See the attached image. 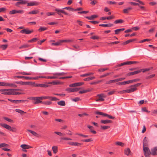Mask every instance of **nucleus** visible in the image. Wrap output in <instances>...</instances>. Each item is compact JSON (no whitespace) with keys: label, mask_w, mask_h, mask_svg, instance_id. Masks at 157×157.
Wrapping results in <instances>:
<instances>
[{"label":"nucleus","mask_w":157,"mask_h":157,"mask_svg":"<svg viewBox=\"0 0 157 157\" xmlns=\"http://www.w3.org/2000/svg\"><path fill=\"white\" fill-rule=\"evenodd\" d=\"M124 22V21L122 19H120L117 20H115L114 22V23L115 24H119V23H122Z\"/></svg>","instance_id":"nucleus-33"},{"label":"nucleus","mask_w":157,"mask_h":157,"mask_svg":"<svg viewBox=\"0 0 157 157\" xmlns=\"http://www.w3.org/2000/svg\"><path fill=\"white\" fill-rule=\"evenodd\" d=\"M151 155L153 156L157 155V147H155L151 149Z\"/></svg>","instance_id":"nucleus-10"},{"label":"nucleus","mask_w":157,"mask_h":157,"mask_svg":"<svg viewBox=\"0 0 157 157\" xmlns=\"http://www.w3.org/2000/svg\"><path fill=\"white\" fill-rule=\"evenodd\" d=\"M2 94L5 95H11V90L10 89H8L7 90L4 91V92L2 93Z\"/></svg>","instance_id":"nucleus-31"},{"label":"nucleus","mask_w":157,"mask_h":157,"mask_svg":"<svg viewBox=\"0 0 157 157\" xmlns=\"http://www.w3.org/2000/svg\"><path fill=\"white\" fill-rule=\"evenodd\" d=\"M47 29L46 27H40L38 30L39 32H42L47 30Z\"/></svg>","instance_id":"nucleus-41"},{"label":"nucleus","mask_w":157,"mask_h":157,"mask_svg":"<svg viewBox=\"0 0 157 157\" xmlns=\"http://www.w3.org/2000/svg\"><path fill=\"white\" fill-rule=\"evenodd\" d=\"M116 84L118 85H124L126 84H127V81H125L123 82H118L117 83H116Z\"/></svg>","instance_id":"nucleus-48"},{"label":"nucleus","mask_w":157,"mask_h":157,"mask_svg":"<svg viewBox=\"0 0 157 157\" xmlns=\"http://www.w3.org/2000/svg\"><path fill=\"white\" fill-rule=\"evenodd\" d=\"M21 147L23 149H27L32 148V147L31 146L27 145L25 144H22L21 146Z\"/></svg>","instance_id":"nucleus-21"},{"label":"nucleus","mask_w":157,"mask_h":157,"mask_svg":"<svg viewBox=\"0 0 157 157\" xmlns=\"http://www.w3.org/2000/svg\"><path fill=\"white\" fill-rule=\"evenodd\" d=\"M75 83V86H79L81 85H82L84 84V82H77Z\"/></svg>","instance_id":"nucleus-58"},{"label":"nucleus","mask_w":157,"mask_h":157,"mask_svg":"<svg viewBox=\"0 0 157 157\" xmlns=\"http://www.w3.org/2000/svg\"><path fill=\"white\" fill-rule=\"evenodd\" d=\"M66 73L64 72L62 73H54L53 74L54 75H58V76H61V75H64Z\"/></svg>","instance_id":"nucleus-47"},{"label":"nucleus","mask_w":157,"mask_h":157,"mask_svg":"<svg viewBox=\"0 0 157 157\" xmlns=\"http://www.w3.org/2000/svg\"><path fill=\"white\" fill-rule=\"evenodd\" d=\"M18 73L20 74H22L23 75H31V74L30 73H28L27 72H20Z\"/></svg>","instance_id":"nucleus-53"},{"label":"nucleus","mask_w":157,"mask_h":157,"mask_svg":"<svg viewBox=\"0 0 157 157\" xmlns=\"http://www.w3.org/2000/svg\"><path fill=\"white\" fill-rule=\"evenodd\" d=\"M101 128L103 130H105L109 128H110V126H100Z\"/></svg>","instance_id":"nucleus-46"},{"label":"nucleus","mask_w":157,"mask_h":157,"mask_svg":"<svg viewBox=\"0 0 157 157\" xmlns=\"http://www.w3.org/2000/svg\"><path fill=\"white\" fill-rule=\"evenodd\" d=\"M81 89L80 88H68L66 89V90L68 92L71 93L74 92H77L78 91Z\"/></svg>","instance_id":"nucleus-11"},{"label":"nucleus","mask_w":157,"mask_h":157,"mask_svg":"<svg viewBox=\"0 0 157 157\" xmlns=\"http://www.w3.org/2000/svg\"><path fill=\"white\" fill-rule=\"evenodd\" d=\"M39 87L44 88H47L49 87L48 82H45L43 84H39Z\"/></svg>","instance_id":"nucleus-22"},{"label":"nucleus","mask_w":157,"mask_h":157,"mask_svg":"<svg viewBox=\"0 0 157 157\" xmlns=\"http://www.w3.org/2000/svg\"><path fill=\"white\" fill-rule=\"evenodd\" d=\"M143 147H147V146L148 145V142L147 140L146 137H145L144 138V139L143 140Z\"/></svg>","instance_id":"nucleus-15"},{"label":"nucleus","mask_w":157,"mask_h":157,"mask_svg":"<svg viewBox=\"0 0 157 157\" xmlns=\"http://www.w3.org/2000/svg\"><path fill=\"white\" fill-rule=\"evenodd\" d=\"M28 132H29L31 133L33 135L36 136H38V134L36 132L30 130H27Z\"/></svg>","instance_id":"nucleus-36"},{"label":"nucleus","mask_w":157,"mask_h":157,"mask_svg":"<svg viewBox=\"0 0 157 157\" xmlns=\"http://www.w3.org/2000/svg\"><path fill=\"white\" fill-rule=\"evenodd\" d=\"M124 30V28H122L116 29L114 30L115 34H118L121 32L123 31Z\"/></svg>","instance_id":"nucleus-29"},{"label":"nucleus","mask_w":157,"mask_h":157,"mask_svg":"<svg viewBox=\"0 0 157 157\" xmlns=\"http://www.w3.org/2000/svg\"><path fill=\"white\" fill-rule=\"evenodd\" d=\"M11 90V95H16L19 94H23L24 93H20L18 92H16L15 91H22L23 90L22 89H10Z\"/></svg>","instance_id":"nucleus-4"},{"label":"nucleus","mask_w":157,"mask_h":157,"mask_svg":"<svg viewBox=\"0 0 157 157\" xmlns=\"http://www.w3.org/2000/svg\"><path fill=\"white\" fill-rule=\"evenodd\" d=\"M144 154L145 157H150L151 151L148 147H143Z\"/></svg>","instance_id":"nucleus-3"},{"label":"nucleus","mask_w":157,"mask_h":157,"mask_svg":"<svg viewBox=\"0 0 157 157\" xmlns=\"http://www.w3.org/2000/svg\"><path fill=\"white\" fill-rule=\"evenodd\" d=\"M25 78L27 80H30V77L25 76H17L14 77V78Z\"/></svg>","instance_id":"nucleus-27"},{"label":"nucleus","mask_w":157,"mask_h":157,"mask_svg":"<svg viewBox=\"0 0 157 157\" xmlns=\"http://www.w3.org/2000/svg\"><path fill=\"white\" fill-rule=\"evenodd\" d=\"M61 82L58 81H54L52 82H48L49 87L51 85H58L61 84Z\"/></svg>","instance_id":"nucleus-13"},{"label":"nucleus","mask_w":157,"mask_h":157,"mask_svg":"<svg viewBox=\"0 0 157 157\" xmlns=\"http://www.w3.org/2000/svg\"><path fill=\"white\" fill-rule=\"evenodd\" d=\"M29 46V45L28 44H25L19 47V48L20 49L22 48H28Z\"/></svg>","instance_id":"nucleus-40"},{"label":"nucleus","mask_w":157,"mask_h":157,"mask_svg":"<svg viewBox=\"0 0 157 157\" xmlns=\"http://www.w3.org/2000/svg\"><path fill=\"white\" fill-rule=\"evenodd\" d=\"M135 88H132V87H131V88L129 89L125 90L124 91H125V93H131L135 91Z\"/></svg>","instance_id":"nucleus-30"},{"label":"nucleus","mask_w":157,"mask_h":157,"mask_svg":"<svg viewBox=\"0 0 157 157\" xmlns=\"http://www.w3.org/2000/svg\"><path fill=\"white\" fill-rule=\"evenodd\" d=\"M31 85L33 87H39V83H35L34 82H32Z\"/></svg>","instance_id":"nucleus-55"},{"label":"nucleus","mask_w":157,"mask_h":157,"mask_svg":"<svg viewBox=\"0 0 157 157\" xmlns=\"http://www.w3.org/2000/svg\"><path fill=\"white\" fill-rule=\"evenodd\" d=\"M115 144L117 145L120 146L121 147H123L124 146V143L121 142H116Z\"/></svg>","instance_id":"nucleus-49"},{"label":"nucleus","mask_w":157,"mask_h":157,"mask_svg":"<svg viewBox=\"0 0 157 157\" xmlns=\"http://www.w3.org/2000/svg\"><path fill=\"white\" fill-rule=\"evenodd\" d=\"M63 43L62 40H60L58 41L57 42L55 43H52V45L55 46H59L61 45L62 43Z\"/></svg>","instance_id":"nucleus-26"},{"label":"nucleus","mask_w":157,"mask_h":157,"mask_svg":"<svg viewBox=\"0 0 157 157\" xmlns=\"http://www.w3.org/2000/svg\"><path fill=\"white\" fill-rule=\"evenodd\" d=\"M55 11L56 12V13L59 15L61 16V13H63L65 15H69L64 10H62L59 9H56Z\"/></svg>","instance_id":"nucleus-8"},{"label":"nucleus","mask_w":157,"mask_h":157,"mask_svg":"<svg viewBox=\"0 0 157 157\" xmlns=\"http://www.w3.org/2000/svg\"><path fill=\"white\" fill-rule=\"evenodd\" d=\"M138 63V62L135 61H127V62H124L123 63H122L121 64H119L117 65V67H121L124 65H130L132 64H135Z\"/></svg>","instance_id":"nucleus-5"},{"label":"nucleus","mask_w":157,"mask_h":157,"mask_svg":"<svg viewBox=\"0 0 157 157\" xmlns=\"http://www.w3.org/2000/svg\"><path fill=\"white\" fill-rule=\"evenodd\" d=\"M37 40V38H34L32 39L29 40L28 41V42H33L36 41Z\"/></svg>","instance_id":"nucleus-57"},{"label":"nucleus","mask_w":157,"mask_h":157,"mask_svg":"<svg viewBox=\"0 0 157 157\" xmlns=\"http://www.w3.org/2000/svg\"><path fill=\"white\" fill-rule=\"evenodd\" d=\"M132 8L131 7H128L126 9H124L123 10V12L124 13H128L130 11L132 10Z\"/></svg>","instance_id":"nucleus-24"},{"label":"nucleus","mask_w":157,"mask_h":157,"mask_svg":"<svg viewBox=\"0 0 157 157\" xmlns=\"http://www.w3.org/2000/svg\"><path fill=\"white\" fill-rule=\"evenodd\" d=\"M52 150L54 154L56 153L58 151V147L57 146H54L52 147Z\"/></svg>","instance_id":"nucleus-38"},{"label":"nucleus","mask_w":157,"mask_h":157,"mask_svg":"<svg viewBox=\"0 0 157 157\" xmlns=\"http://www.w3.org/2000/svg\"><path fill=\"white\" fill-rule=\"evenodd\" d=\"M129 3L130 4H131V5H132V6H137V5L138 6L139 5V4L138 3L133 2H129Z\"/></svg>","instance_id":"nucleus-62"},{"label":"nucleus","mask_w":157,"mask_h":157,"mask_svg":"<svg viewBox=\"0 0 157 157\" xmlns=\"http://www.w3.org/2000/svg\"><path fill=\"white\" fill-rule=\"evenodd\" d=\"M28 98L32 100L36 101H35L33 102V104H35L42 103V101H41V100H42V96L40 97H32Z\"/></svg>","instance_id":"nucleus-2"},{"label":"nucleus","mask_w":157,"mask_h":157,"mask_svg":"<svg viewBox=\"0 0 157 157\" xmlns=\"http://www.w3.org/2000/svg\"><path fill=\"white\" fill-rule=\"evenodd\" d=\"M101 123L102 124H107L108 123H111L113 122L111 120H102L100 121Z\"/></svg>","instance_id":"nucleus-25"},{"label":"nucleus","mask_w":157,"mask_h":157,"mask_svg":"<svg viewBox=\"0 0 157 157\" xmlns=\"http://www.w3.org/2000/svg\"><path fill=\"white\" fill-rule=\"evenodd\" d=\"M31 82H22V85H31Z\"/></svg>","instance_id":"nucleus-56"},{"label":"nucleus","mask_w":157,"mask_h":157,"mask_svg":"<svg viewBox=\"0 0 157 157\" xmlns=\"http://www.w3.org/2000/svg\"><path fill=\"white\" fill-rule=\"evenodd\" d=\"M82 142H89L92 141H93V140L92 138H89V139H85V140H82Z\"/></svg>","instance_id":"nucleus-43"},{"label":"nucleus","mask_w":157,"mask_h":157,"mask_svg":"<svg viewBox=\"0 0 157 157\" xmlns=\"http://www.w3.org/2000/svg\"><path fill=\"white\" fill-rule=\"evenodd\" d=\"M87 127L90 130V132L94 134H96L97 133L96 132L93 130V126L90 125H88Z\"/></svg>","instance_id":"nucleus-23"},{"label":"nucleus","mask_w":157,"mask_h":157,"mask_svg":"<svg viewBox=\"0 0 157 157\" xmlns=\"http://www.w3.org/2000/svg\"><path fill=\"white\" fill-rule=\"evenodd\" d=\"M95 114H99L100 115H101L105 117H107L109 119H114L115 117H114L112 116L109 115L107 114L106 113H104L102 112H96L95 113Z\"/></svg>","instance_id":"nucleus-6"},{"label":"nucleus","mask_w":157,"mask_h":157,"mask_svg":"<svg viewBox=\"0 0 157 157\" xmlns=\"http://www.w3.org/2000/svg\"><path fill=\"white\" fill-rule=\"evenodd\" d=\"M0 125L1 126L4 128H5L7 129L10 130L11 129V127L5 124H1Z\"/></svg>","instance_id":"nucleus-16"},{"label":"nucleus","mask_w":157,"mask_h":157,"mask_svg":"<svg viewBox=\"0 0 157 157\" xmlns=\"http://www.w3.org/2000/svg\"><path fill=\"white\" fill-rule=\"evenodd\" d=\"M58 104L59 105L65 106L66 105L65 102L64 101H61L57 102Z\"/></svg>","instance_id":"nucleus-35"},{"label":"nucleus","mask_w":157,"mask_h":157,"mask_svg":"<svg viewBox=\"0 0 157 157\" xmlns=\"http://www.w3.org/2000/svg\"><path fill=\"white\" fill-rule=\"evenodd\" d=\"M95 78V77L94 76L89 77L88 78H86L83 79V80L85 81H89L91 80L94 79Z\"/></svg>","instance_id":"nucleus-37"},{"label":"nucleus","mask_w":157,"mask_h":157,"mask_svg":"<svg viewBox=\"0 0 157 157\" xmlns=\"http://www.w3.org/2000/svg\"><path fill=\"white\" fill-rule=\"evenodd\" d=\"M92 90V89H89L87 90L80 91L79 92V93L80 94H82L85 93H86L88 92L91 91Z\"/></svg>","instance_id":"nucleus-28"},{"label":"nucleus","mask_w":157,"mask_h":157,"mask_svg":"<svg viewBox=\"0 0 157 157\" xmlns=\"http://www.w3.org/2000/svg\"><path fill=\"white\" fill-rule=\"evenodd\" d=\"M23 13V11L22 10H13L10 11L9 14H14L16 13Z\"/></svg>","instance_id":"nucleus-12"},{"label":"nucleus","mask_w":157,"mask_h":157,"mask_svg":"<svg viewBox=\"0 0 157 157\" xmlns=\"http://www.w3.org/2000/svg\"><path fill=\"white\" fill-rule=\"evenodd\" d=\"M15 83L14 82V83H7V84H6L7 86H9L11 87H17V86L15 84Z\"/></svg>","instance_id":"nucleus-32"},{"label":"nucleus","mask_w":157,"mask_h":157,"mask_svg":"<svg viewBox=\"0 0 157 157\" xmlns=\"http://www.w3.org/2000/svg\"><path fill=\"white\" fill-rule=\"evenodd\" d=\"M62 9H66L69 11H74V9L73 8L71 7H67L63 8Z\"/></svg>","instance_id":"nucleus-42"},{"label":"nucleus","mask_w":157,"mask_h":157,"mask_svg":"<svg viewBox=\"0 0 157 157\" xmlns=\"http://www.w3.org/2000/svg\"><path fill=\"white\" fill-rule=\"evenodd\" d=\"M42 100L43 99H49L51 101H56L59 100V99L55 97L52 96H42Z\"/></svg>","instance_id":"nucleus-7"},{"label":"nucleus","mask_w":157,"mask_h":157,"mask_svg":"<svg viewBox=\"0 0 157 157\" xmlns=\"http://www.w3.org/2000/svg\"><path fill=\"white\" fill-rule=\"evenodd\" d=\"M98 17V16L97 15H91L90 16H86L85 17L89 20H93L94 19Z\"/></svg>","instance_id":"nucleus-17"},{"label":"nucleus","mask_w":157,"mask_h":157,"mask_svg":"<svg viewBox=\"0 0 157 157\" xmlns=\"http://www.w3.org/2000/svg\"><path fill=\"white\" fill-rule=\"evenodd\" d=\"M39 13V11L38 10H33L32 11H30L29 12V14H37Z\"/></svg>","instance_id":"nucleus-39"},{"label":"nucleus","mask_w":157,"mask_h":157,"mask_svg":"<svg viewBox=\"0 0 157 157\" xmlns=\"http://www.w3.org/2000/svg\"><path fill=\"white\" fill-rule=\"evenodd\" d=\"M150 70V69L149 68L141 69L133 72L128 73L126 74V76H130L133 75H134L137 74L141 72L144 73L146 71H148Z\"/></svg>","instance_id":"nucleus-1"},{"label":"nucleus","mask_w":157,"mask_h":157,"mask_svg":"<svg viewBox=\"0 0 157 157\" xmlns=\"http://www.w3.org/2000/svg\"><path fill=\"white\" fill-rule=\"evenodd\" d=\"M81 145V144L80 143H77V142H73L72 143V146H80Z\"/></svg>","instance_id":"nucleus-61"},{"label":"nucleus","mask_w":157,"mask_h":157,"mask_svg":"<svg viewBox=\"0 0 157 157\" xmlns=\"http://www.w3.org/2000/svg\"><path fill=\"white\" fill-rule=\"evenodd\" d=\"M76 135L81 136L83 137L84 138H87L89 137V136H88V135H83V134H82L76 133Z\"/></svg>","instance_id":"nucleus-54"},{"label":"nucleus","mask_w":157,"mask_h":157,"mask_svg":"<svg viewBox=\"0 0 157 157\" xmlns=\"http://www.w3.org/2000/svg\"><path fill=\"white\" fill-rule=\"evenodd\" d=\"M155 75V74H152L150 75L149 76H147L145 78L147 79H149L150 78H152L154 77Z\"/></svg>","instance_id":"nucleus-59"},{"label":"nucleus","mask_w":157,"mask_h":157,"mask_svg":"<svg viewBox=\"0 0 157 157\" xmlns=\"http://www.w3.org/2000/svg\"><path fill=\"white\" fill-rule=\"evenodd\" d=\"M111 74V73H107L106 74H104V75H101L100 76V78H103L105 77L106 76H107Z\"/></svg>","instance_id":"nucleus-50"},{"label":"nucleus","mask_w":157,"mask_h":157,"mask_svg":"<svg viewBox=\"0 0 157 157\" xmlns=\"http://www.w3.org/2000/svg\"><path fill=\"white\" fill-rule=\"evenodd\" d=\"M131 151L130 149L129 148H127L124 150V153L125 155H131Z\"/></svg>","instance_id":"nucleus-18"},{"label":"nucleus","mask_w":157,"mask_h":157,"mask_svg":"<svg viewBox=\"0 0 157 157\" xmlns=\"http://www.w3.org/2000/svg\"><path fill=\"white\" fill-rule=\"evenodd\" d=\"M38 4V3L36 2H32L28 3L27 4V6H36Z\"/></svg>","instance_id":"nucleus-20"},{"label":"nucleus","mask_w":157,"mask_h":157,"mask_svg":"<svg viewBox=\"0 0 157 157\" xmlns=\"http://www.w3.org/2000/svg\"><path fill=\"white\" fill-rule=\"evenodd\" d=\"M33 32V30H30L28 29H24L20 31V32L22 34H29L32 33Z\"/></svg>","instance_id":"nucleus-9"},{"label":"nucleus","mask_w":157,"mask_h":157,"mask_svg":"<svg viewBox=\"0 0 157 157\" xmlns=\"http://www.w3.org/2000/svg\"><path fill=\"white\" fill-rule=\"evenodd\" d=\"M116 82V79L106 81L105 82V84H110L111 83H114V82Z\"/></svg>","instance_id":"nucleus-44"},{"label":"nucleus","mask_w":157,"mask_h":157,"mask_svg":"<svg viewBox=\"0 0 157 157\" xmlns=\"http://www.w3.org/2000/svg\"><path fill=\"white\" fill-rule=\"evenodd\" d=\"M116 92L115 90H113L112 91H110L108 93V95H111L114 94Z\"/></svg>","instance_id":"nucleus-60"},{"label":"nucleus","mask_w":157,"mask_h":157,"mask_svg":"<svg viewBox=\"0 0 157 157\" xmlns=\"http://www.w3.org/2000/svg\"><path fill=\"white\" fill-rule=\"evenodd\" d=\"M15 111L16 112H17L20 113L21 114H22L23 113H26L25 112H24L23 111H22L21 110L19 109H16Z\"/></svg>","instance_id":"nucleus-52"},{"label":"nucleus","mask_w":157,"mask_h":157,"mask_svg":"<svg viewBox=\"0 0 157 157\" xmlns=\"http://www.w3.org/2000/svg\"><path fill=\"white\" fill-rule=\"evenodd\" d=\"M136 40V39H130V40H127L122 43L121 44V45H125L127 44L130 43Z\"/></svg>","instance_id":"nucleus-19"},{"label":"nucleus","mask_w":157,"mask_h":157,"mask_svg":"<svg viewBox=\"0 0 157 157\" xmlns=\"http://www.w3.org/2000/svg\"><path fill=\"white\" fill-rule=\"evenodd\" d=\"M141 83H139L134 85H131L130 86V87H132V88H135L136 89L135 90H137L136 87L140 86V85H141Z\"/></svg>","instance_id":"nucleus-34"},{"label":"nucleus","mask_w":157,"mask_h":157,"mask_svg":"<svg viewBox=\"0 0 157 157\" xmlns=\"http://www.w3.org/2000/svg\"><path fill=\"white\" fill-rule=\"evenodd\" d=\"M80 100V98L78 97H76L75 98H73L72 99V100L73 101H74L75 102H77Z\"/></svg>","instance_id":"nucleus-64"},{"label":"nucleus","mask_w":157,"mask_h":157,"mask_svg":"<svg viewBox=\"0 0 157 157\" xmlns=\"http://www.w3.org/2000/svg\"><path fill=\"white\" fill-rule=\"evenodd\" d=\"M8 45L7 44L2 45V48L3 50H5L7 47Z\"/></svg>","instance_id":"nucleus-63"},{"label":"nucleus","mask_w":157,"mask_h":157,"mask_svg":"<svg viewBox=\"0 0 157 157\" xmlns=\"http://www.w3.org/2000/svg\"><path fill=\"white\" fill-rule=\"evenodd\" d=\"M52 102L51 101H46L42 102V103L46 105H49L52 104Z\"/></svg>","instance_id":"nucleus-45"},{"label":"nucleus","mask_w":157,"mask_h":157,"mask_svg":"<svg viewBox=\"0 0 157 157\" xmlns=\"http://www.w3.org/2000/svg\"><path fill=\"white\" fill-rule=\"evenodd\" d=\"M18 1L19 2H17L15 4V5L17 6H18V5L20 4H25L27 3V1L25 0H19Z\"/></svg>","instance_id":"nucleus-14"},{"label":"nucleus","mask_w":157,"mask_h":157,"mask_svg":"<svg viewBox=\"0 0 157 157\" xmlns=\"http://www.w3.org/2000/svg\"><path fill=\"white\" fill-rule=\"evenodd\" d=\"M151 39H146L143 40H141L139 41V43H142L146 41H149L151 40Z\"/></svg>","instance_id":"nucleus-51"}]
</instances>
